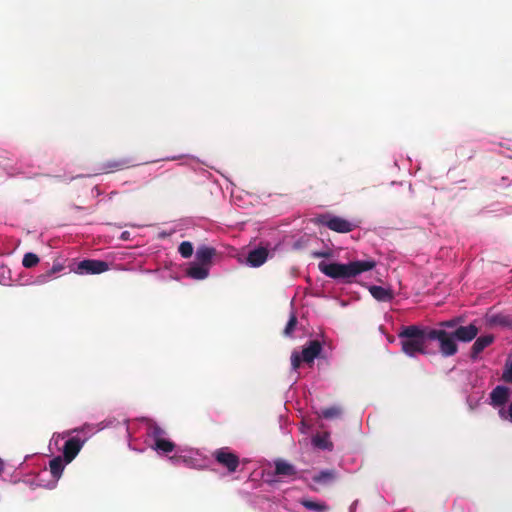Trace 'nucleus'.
I'll use <instances>...</instances> for the list:
<instances>
[{
	"label": "nucleus",
	"instance_id": "17",
	"mask_svg": "<svg viewBox=\"0 0 512 512\" xmlns=\"http://www.w3.org/2000/svg\"><path fill=\"white\" fill-rule=\"evenodd\" d=\"M133 166L131 164V161L129 159H118V160H109V161H106L104 164H103V169L106 171V172H115V171H120V170H124V169H127L129 167Z\"/></svg>",
	"mask_w": 512,
	"mask_h": 512
},
{
	"label": "nucleus",
	"instance_id": "34",
	"mask_svg": "<svg viewBox=\"0 0 512 512\" xmlns=\"http://www.w3.org/2000/svg\"><path fill=\"white\" fill-rule=\"evenodd\" d=\"M55 271H58V269L57 268H53L52 271L49 272V275L54 273Z\"/></svg>",
	"mask_w": 512,
	"mask_h": 512
},
{
	"label": "nucleus",
	"instance_id": "6",
	"mask_svg": "<svg viewBox=\"0 0 512 512\" xmlns=\"http://www.w3.org/2000/svg\"><path fill=\"white\" fill-rule=\"evenodd\" d=\"M109 269V264L103 260L86 259L77 265V273L80 274H101Z\"/></svg>",
	"mask_w": 512,
	"mask_h": 512
},
{
	"label": "nucleus",
	"instance_id": "30",
	"mask_svg": "<svg viewBox=\"0 0 512 512\" xmlns=\"http://www.w3.org/2000/svg\"><path fill=\"white\" fill-rule=\"evenodd\" d=\"M302 362H303L302 356L299 353H297V352H293L292 355H291V366H292V369L294 371H297Z\"/></svg>",
	"mask_w": 512,
	"mask_h": 512
},
{
	"label": "nucleus",
	"instance_id": "23",
	"mask_svg": "<svg viewBox=\"0 0 512 512\" xmlns=\"http://www.w3.org/2000/svg\"><path fill=\"white\" fill-rule=\"evenodd\" d=\"M148 435L154 439V443L159 439H163L165 435V431L155 422H152L148 425Z\"/></svg>",
	"mask_w": 512,
	"mask_h": 512
},
{
	"label": "nucleus",
	"instance_id": "20",
	"mask_svg": "<svg viewBox=\"0 0 512 512\" xmlns=\"http://www.w3.org/2000/svg\"><path fill=\"white\" fill-rule=\"evenodd\" d=\"M299 503L305 507L307 510L314 512H323L327 510V505L323 502H316L311 499L302 498L299 500Z\"/></svg>",
	"mask_w": 512,
	"mask_h": 512
},
{
	"label": "nucleus",
	"instance_id": "28",
	"mask_svg": "<svg viewBox=\"0 0 512 512\" xmlns=\"http://www.w3.org/2000/svg\"><path fill=\"white\" fill-rule=\"evenodd\" d=\"M502 380L512 384V361H507L502 374Z\"/></svg>",
	"mask_w": 512,
	"mask_h": 512
},
{
	"label": "nucleus",
	"instance_id": "4",
	"mask_svg": "<svg viewBox=\"0 0 512 512\" xmlns=\"http://www.w3.org/2000/svg\"><path fill=\"white\" fill-rule=\"evenodd\" d=\"M317 223L337 233H349L357 227L356 224L345 218L330 214L319 215L317 217Z\"/></svg>",
	"mask_w": 512,
	"mask_h": 512
},
{
	"label": "nucleus",
	"instance_id": "13",
	"mask_svg": "<svg viewBox=\"0 0 512 512\" xmlns=\"http://www.w3.org/2000/svg\"><path fill=\"white\" fill-rule=\"evenodd\" d=\"M216 255V249L208 246H200L196 251V260L199 264L209 267L212 258Z\"/></svg>",
	"mask_w": 512,
	"mask_h": 512
},
{
	"label": "nucleus",
	"instance_id": "10",
	"mask_svg": "<svg viewBox=\"0 0 512 512\" xmlns=\"http://www.w3.org/2000/svg\"><path fill=\"white\" fill-rule=\"evenodd\" d=\"M269 255V251L266 247L260 246L251 250L247 255V263L251 267H260L263 265Z\"/></svg>",
	"mask_w": 512,
	"mask_h": 512
},
{
	"label": "nucleus",
	"instance_id": "15",
	"mask_svg": "<svg viewBox=\"0 0 512 512\" xmlns=\"http://www.w3.org/2000/svg\"><path fill=\"white\" fill-rule=\"evenodd\" d=\"M274 465L275 475L277 476L292 477L297 473L296 468L284 460L278 459L274 462Z\"/></svg>",
	"mask_w": 512,
	"mask_h": 512
},
{
	"label": "nucleus",
	"instance_id": "19",
	"mask_svg": "<svg viewBox=\"0 0 512 512\" xmlns=\"http://www.w3.org/2000/svg\"><path fill=\"white\" fill-rule=\"evenodd\" d=\"M65 464L66 463L64 461V458L62 459L60 456L53 458L49 462L50 472L55 481H58L60 479Z\"/></svg>",
	"mask_w": 512,
	"mask_h": 512
},
{
	"label": "nucleus",
	"instance_id": "32",
	"mask_svg": "<svg viewBox=\"0 0 512 512\" xmlns=\"http://www.w3.org/2000/svg\"><path fill=\"white\" fill-rule=\"evenodd\" d=\"M440 325L442 327L453 328L456 326V321L455 320L444 321V322H441Z\"/></svg>",
	"mask_w": 512,
	"mask_h": 512
},
{
	"label": "nucleus",
	"instance_id": "12",
	"mask_svg": "<svg viewBox=\"0 0 512 512\" xmlns=\"http://www.w3.org/2000/svg\"><path fill=\"white\" fill-rule=\"evenodd\" d=\"M494 341L493 335H483L476 339L471 347L470 356L476 359L478 355Z\"/></svg>",
	"mask_w": 512,
	"mask_h": 512
},
{
	"label": "nucleus",
	"instance_id": "2",
	"mask_svg": "<svg viewBox=\"0 0 512 512\" xmlns=\"http://www.w3.org/2000/svg\"><path fill=\"white\" fill-rule=\"evenodd\" d=\"M430 328H422L417 325H409L402 328L398 337L401 341V348L403 353L410 357H415L417 354H427V342Z\"/></svg>",
	"mask_w": 512,
	"mask_h": 512
},
{
	"label": "nucleus",
	"instance_id": "22",
	"mask_svg": "<svg viewBox=\"0 0 512 512\" xmlns=\"http://www.w3.org/2000/svg\"><path fill=\"white\" fill-rule=\"evenodd\" d=\"M341 414H342V410L340 407H337V406L323 408L320 411V416L325 419L339 418L341 416Z\"/></svg>",
	"mask_w": 512,
	"mask_h": 512
},
{
	"label": "nucleus",
	"instance_id": "27",
	"mask_svg": "<svg viewBox=\"0 0 512 512\" xmlns=\"http://www.w3.org/2000/svg\"><path fill=\"white\" fill-rule=\"evenodd\" d=\"M492 323L502 325V326H510L512 324V319L509 316L505 315H496L492 318Z\"/></svg>",
	"mask_w": 512,
	"mask_h": 512
},
{
	"label": "nucleus",
	"instance_id": "24",
	"mask_svg": "<svg viewBox=\"0 0 512 512\" xmlns=\"http://www.w3.org/2000/svg\"><path fill=\"white\" fill-rule=\"evenodd\" d=\"M297 323H298L297 317H296L295 313L292 312L290 314L289 320L284 328V331H283L284 336H286V337L292 336Z\"/></svg>",
	"mask_w": 512,
	"mask_h": 512
},
{
	"label": "nucleus",
	"instance_id": "1",
	"mask_svg": "<svg viewBox=\"0 0 512 512\" xmlns=\"http://www.w3.org/2000/svg\"><path fill=\"white\" fill-rule=\"evenodd\" d=\"M376 266L374 260H357L348 263H327L320 262L318 264L319 270L332 279L349 281L364 272L372 270Z\"/></svg>",
	"mask_w": 512,
	"mask_h": 512
},
{
	"label": "nucleus",
	"instance_id": "16",
	"mask_svg": "<svg viewBox=\"0 0 512 512\" xmlns=\"http://www.w3.org/2000/svg\"><path fill=\"white\" fill-rule=\"evenodd\" d=\"M209 274V267L199 264L191 263L187 269V275L193 279L203 280Z\"/></svg>",
	"mask_w": 512,
	"mask_h": 512
},
{
	"label": "nucleus",
	"instance_id": "8",
	"mask_svg": "<svg viewBox=\"0 0 512 512\" xmlns=\"http://www.w3.org/2000/svg\"><path fill=\"white\" fill-rule=\"evenodd\" d=\"M322 351V344L318 340H311L303 347L301 356L303 362L311 364L314 362Z\"/></svg>",
	"mask_w": 512,
	"mask_h": 512
},
{
	"label": "nucleus",
	"instance_id": "7",
	"mask_svg": "<svg viewBox=\"0 0 512 512\" xmlns=\"http://www.w3.org/2000/svg\"><path fill=\"white\" fill-rule=\"evenodd\" d=\"M84 445V440L78 437L69 438L63 446V458L65 463L72 462Z\"/></svg>",
	"mask_w": 512,
	"mask_h": 512
},
{
	"label": "nucleus",
	"instance_id": "29",
	"mask_svg": "<svg viewBox=\"0 0 512 512\" xmlns=\"http://www.w3.org/2000/svg\"><path fill=\"white\" fill-rule=\"evenodd\" d=\"M498 413L502 420H508L512 422V402L509 404L507 409L502 407Z\"/></svg>",
	"mask_w": 512,
	"mask_h": 512
},
{
	"label": "nucleus",
	"instance_id": "3",
	"mask_svg": "<svg viewBox=\"0 0 512 512\" xmlns=\"http://www.w3.org/2000/svg\"><path fill=\"white\" fill-rule=\"evenodd\" d=\"M428 338L430 341H438L440 353L444 357L453 356L458 351V346L455 342L453 333H449L444 329H431Z\"/></svg>",
	"mask_w": 512,
	"mask_h": 512
},
{
	"label": "nucleus",
	"instance_id": "11",
	"mask_svg": "<svg viewBox=\"0 0 512 512\" xmlns=\"http://www.w3.org/2000/svg\"><path fill=\"white\" fill-rule=\"evenodd\" d=\"M509 399V388L498 385L490 393V404L493 407H502Z\"/></svg>",
	"mask_w": 512,
	"mask_h": 512
},
{
	"label": "nucleus",
	"instance_id": "26",
	"mask_svg": "<svg viewBox=\"0 0 512 512\" xmlns=\"http://www.w3.org/2000/svg\"><path fill=\"white\" fill-rule=\"evenodd\" d=\"M178 251L183 258H190L193 254V245L189 241H184L179 245Z\"/></svg>",
	"mask_w": 512,
	"mask_h": 512
},
{
	"label": "nucleus",
	"instance_id": "9",
	"mask_svg": "<svg viewBox=\"0 0 512 512\" xmlns=\"http://www.w3.org/2000/svg\"><path fill=\"white\" fill-rule=\"evenodd\" d=\"M478 332L477 326L471 323L467 326L456 327L452 333L455 339L462 342H470L477 336Z\"/></svg>",
	"mask_w": 512,
	"mask_h": 512
},
{
	"label": "nucleus",
	"instance_id": "5",
	"mask_svg": "<svg viewBox=\"0 0 512 512\" xmlns=\"http://www.w3.org/2000/svg\"><path fill=\"white\" fill-rule=\"evenodd\" d=\"M212 457L218 465L225 468L229 473H235L239 467V456L232 452L229 447L216 449L212 453Z\"/></svg>",
	"mask_w": 512,
	"mask_h": 512
},
{
	"label": "nucleus",
	"instance_id": "33",
	"mask_svg": "<svg viewBox=\"0 0 512 512\" xmlns=\"http://www.w3.org/2000/svg\"><path fill=\"white\" fill-rule=\"evenodd\" d=\"M328 255H329L328 253H323V252L314 253L315 257H327Z\"/></svg>",
	"mask_w": 512,
	"mask_h": 512
},
{
	"label": "nucleus",
	"instance_id": "25",
	"mask_svg": "<svg viewBox=\"0 0 512 512\" xmlns=\"http://www.w3.org/2000/svg\"><path fill=\"white\" fill-rule=\"evenodd\" d=\"M39 263V257L34 253H26L22 260V265L25 268H32Z\"/></svg>",
	"mask_w": 512,
	"mask_h": 512
},
{
	"label": "nucleus",
	"instance_id": "14",
	"mask_svg": "<svg viewBox=\"0 0 512 512\" xmlns=\"http://www.w3.org/2000/svg\"><path fill=\"white\" fill-rule=\"evenodd\" d=\"M370 294L381 302H390L394 298V293L391 289H386L381 286L372 285L369 287Z\"/></svg>",
	"mask_w": 512,
	"mask_h": 512
},
{
	"label": "nucleus",
	"instance_id": "21",
	"mask_svg": "<svg viewBox=\"0 0 512 512\" xmlns=\"http://www.w3.org/2000/svg\"><path fill=\"white\" fill-rule=\"evenodd\" d=\"M153 448L163 453H170L174 450L175 444L172 441L163 438L155 442Z\"/></svg>",
	"mask_w": 512,
	"mask_h": 512
},
{
	"label": "nucleus",
	"instance_id": "31",
	"mask_svg": "<svg viewBox=\"0 0 512 512\" xmlns=\"http://www.w3.org/2000/svg\"><path fill=\"white\" fill-rule=\"evenodd\" d=\"M313 443L316 447H319L321 449H328V444L325 438L317 436L313 439Z\"/></svg>",
	"mask_w": 512,
	"mask_h": 512
},
{
	"label": "nucleus",
	"instance_id": "18",
	"mask_svg": "<svg viewBox=\"0 0 512 512\" xmlns=\"http://www.w3.org/2000/svg\"><path fill=\"white\" fill-rule=\"evenodd\" d=\"M336 479V472L335 470H323L319 473L315 474L312 477V480L314 483L326 486L334 482Z\"/></svg>",
	"mask_w": 512,
	"mask_h": 512
}]
</instances>
